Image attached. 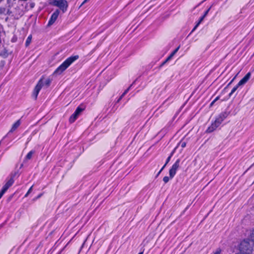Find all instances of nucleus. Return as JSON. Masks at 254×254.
Returning a JSON list of instances; mask_svg holds the SVG:
<instances>
[{
  "label": "nucleus",
  "mask_w": 254,
  "mask_h": 254,
  "mask_svg": "<svg viewBox=\"0 0 254 254\" xmlns=\"http://www.w3.org/2000/svg\"><path fill=\"white\" fill-rule=\"evenodd\" d=\"M79 58L78 55L71 56L66 59L53 72L54 75L61 74L74 62Z\"/></svg>",
  "instance_id": "1"
},
{
  "label": "nucleus",
  "mask_w": 254,
  "mask_h": 254,
  "mask_svg": "<svg viewBox=\"0 0 254 254\" xmlns=\"http://www.w3.org/2000/svg\"><path fill=\"white\" fill-rule=\"evenodd\" d=\"M254 244L251 240H244L240 243L239 254H253Z\"/></svg>",
  "instance_id": "2"
},
{
  "label": "nucleus",
  "mask_w": 254,
  "mask_h": 254,
  "mask_svg": "<svg viewBox=\"0 0 254 254\" xmlns=\"http://www.w3.org/2000/svg\"><path fill=\"white\" fill-rule=\"evenodd\" d=\"M51 79L49 78L46 79L44 82V83H43V78H41L40 80L38 81L37 84L35 86L33 93V96L34 97L35 99H37V96L41 89L42 86L45 85L47 87H48L50 86L51 83Z\"/></svg>",
  "instance_id": "3"
},
{
  "label": "nucleus",
  "mask_w": 254,
  "mask_h": 254,
  "mask_svg": "<svg viewBox=\"0 0 254 254\" xmlns=\"http://www.w3.org/2000/svg\"><path fill=\"white\" fill-rule=\"evenodd\" d=\"M50 4L59 7L63 13L66 11L68 6V2L66 0H51Z\"/></svg>",
  "instance_id": "4"
},
{
  "label": "nucleus",
  "mask_w": 254,
  "mask_h": 254,
  "mask_svg": "<svg viewBox=\"0 0 254 254\" xmlns=\"http://www.w3.org/2000/svg\"><path fill=\"white\" fill-rule=\"evenodd\" d=\"M180 160L179 159H177L170 169L169 175L170 179H172L176 175V172L180 166Z\"/></svg>",
  "instance_id": "5"
},
{
  "label": "nucleus",
  "mask_w": 254,
  "mask_h": 254,
  "mask_svg": "<svg viewBox=\"0 0 254 254\" xmlns=\"http://www.w3.org/2000/svg\"><path fill=\"white\" fill-rule=\"evenodd\" d=\"M60 14V10L59 9H56L55 11L52 14L51 17L48 22V25H52L56 21L57 19L58 18L59 15Z\"/></svg>",
  "instance_id": "6"
},
{
  "label": "nucleus",
  "mask_w": 254,
  "mask_h": 254,
  "mask_svg": "<svg viewBox=\"0 0 254 254\" xmlns=\"http://www.w3.org/2000/svg\"><path fill=\"white\" fill-rule=\"evenodd\" d=\"M221 124L216 120H215L214 122L211 124V126L208 127L206 132L207 133H210L215 130Z\"/></svg>",
  "instance_id": "7"
},
{
  "label": "nucleus",
  "mask_w": 254,
  "mask_h": 254,
  "mask_svg": "<svg viewBox=\"0 0 254 254\" xmlns=\"http://www.w3.org/2000/svg\"><path fill=\"white\" fill-rule=\"evenodd\" d=\"M251 73L250 72L247 73L246 75L238 82V86L245 84L250 78Z\"/></svg>",
  "instance_id": "8"
},
{
  "label": "nucleus",
  "mask_w": 254,
  "mask_h": 254,
  "mask_svg": "<svg viewBox=\"0 0 254 254\" xmlns=\"http://www.w3.org/2000/svg\"><path fill=\"white\" fill-rule=\"evenodd\" d=\"M14 183V180L12 178H11L9 180H8L5 184L3 186L2 189H1L4 191L6 192V191L8 190V189L11 187Z\"/></svg>",
  "instance_id": "9"
},
{
  "label": "nucleus",
  "mask_w": 254,
  "mask_h": 254,
  "mask_svg": "<svg viewBox=\"0 0 254 254\" xmlns=\"http://www.w3.org/2000/svg\"><path fill=\"white\" fill-rule=\"evenodd\" d=\"M228 116V113L226 112L221 113L219 116L216 119L217 121L220 122V124L227 118Z\"/></svg>",
  "instance_id": "10"
},
{
  "label": "nucleus",
  "mask_w": 254,
  "mask_h": 254,
  "mask_svg": "<svg viewBox=\"0 0 254 254\" xmlns=\"http://www.w3.org/2000/svg\"><path fill=\"white\" fill-rule=\"evenodd\" d=\"M20 121L19 120L17 121L12 126L11 128L9 131V133L12 132L14 130H15L20 126Z\"/></svg>",
  "instance_id": "11"
},
{
  "label": "nucleus",
  "mask_w": 254,
  "mask_h": 254,
  "mask_svg": "<svg viewBox=\"0 0 254 254\" xmlns=\"http://www.w3.org/2000/svg\"><path fill=\"white\" fill-rule=\"evenodd\" d=\"M78 117V116L73 113L72 115H71L69 119V123H73L77 119Z\"/></svg>",
  "instance_id": "12"
},
{
  "label": "nucleus",
  "mask_w": 254,
  "mask_h": 254,
  "mask_svg": "<svg viewBox=\"0 0 254 254\" xmlns=\"http://www.w3.org/2000/svg\"><path fill=\"white\" fill-rule=\"evenodd\" d=\"M84 108H81L80 106H79L76 108L75 111L74 112V114L78 116L79 114L84 110Z\"/></svg>",
  "instance_id": "13"
},
{
  "label": "nucleus",
  "mask_w": 254,
  "mask_h": 254,
  "mask_svg": "<svg viewBox=\"0 0 254 254\" xmlns=\"http://www.w3.org/2000/svg\"><path fill=\"white\" fill-rule=\"evenodd\" d=\"M204 16H202V17H201L200 18V19L199 20V21L197 22V23L196 24V25L194 26V27L193 28L192 30L191 31V32H193L196 29V28L198 26V25L200 24V23L202 22V21L203 20V19L204 18Z\"/></svg>",
  "instance_id": "14"
},
{
  "label": "nucleus",
  "mask_w": 254,
  "mask_h": 254,
  "mask_svg": "<svg viewBox=\"0 0 254 254\" xmlns=\"http://www.w3.org/2000/svg\"><path fill=\"white\" fill-rule=\"evenodd\" d=\"M34 151H30L26 155L25 159L26 160H29L32 158L33 154L34 153Z\"/></svg>",
  "instance_id": "15"
},
{
  "label": "nucleus",
  "mask_w": 254,
  "mask_h": 254,
  "mask_svg": "<svg viewBox=\"0 0 254 254\" xmlns=\"http://www.w3.org/2000/svg\"><path fill=\"white\" fill-rule=\"evenodd\" d=\"M31 39H32V36L31 35H29L27 37V38L26 39V42H25L26 46H28L30 44V43L31 42Z\"/></svg>",
  "instance_id": "16"
},
{
  "label": "nucleus",
  "mask_w": 254,
  "mask_h": 254,
  "mask_svg": "<svg viewBox=\"0 0 254 254\" xmlns=\"http://www.w3.org/2000/svg\"><path fill=\"white\" fill-rule=\"evenodd\" d=\"M240 86H238V83L232 89L231 92L229 93V96H231L238 89Z\"/></svg>",
  "instance_id": "17"
},
{
  "label": "nucleus",
  "mask_w": 254,
  "mask_h": 254,
  "mask_svg": "<svg viewBox=\"0 0 254 254\" xmlns=\"http://www.w3.org/2000/svg\"><path fill=\"white\" fill-rule=\"evenodd\" d=\"M131 86V85L128 87L125 91L122 94V95L121 96V98H122L128 92V91L129 90L130 87Z\"/></svg>",
  "instance_id": "18"
},
{
  "label": "nucleus",
  "mask_w": 254,
  "mask_h": 254,
  "mask_svg": "<svg viewBox=\"0 0 254 254\" xmlns=\"http://www.w3.org/2000/svg\"><path fill=\"white\" fill-rule=\"evenodd\" d=\"M0 55L3 57H6L8 56L7 51L4 50L2 53H0Z\"/></svg>",
  "instance_id": "19"
},
{
  "label": "nucleus",
  "mask_w": 254,
  "mask_h": 254,
  "mask_svg": "<svg viewBox=\"0 0 254 254\" xmlns=\"http://www.w3.org/2000/svg\"><path fill=\"white\" fill-rule=\"evenodd\" d=\"M6 11V9L4 7H0V14H3Z\"/></svg>",
  "instance_id": "20"
},
{
  "label": "nucleus",
  "mask_w": 254,
  "mask_h": 254,
  "mask_svg": "<svg viewBox=\"0 0 254 254\" xmlns=\"http://www.w3.org/2000/svg\"><path fill=\"white\" fill-rule=\"evenodd\" d=\"M251 241L253 242L254 244V229L252 231V233L251 235Z\"/></svg>",
  "instance_id": "21"
},
{
  "label": "nucleus",
  "mask_w": 254,
  "mask_h": 254,
  "mask_svg": "<svg viewBox=\"0 0 254 254\" xmlns=\"http://www.w3.org/2000/svg\"><path fill=\"white\" fill-rule=\"evenodd\" d=\"M170 178L167 177L165 176L163 178V181L165 183H167L169 181Z\"/></svg>",
  "instance_id": "22"
},
{
  "label": "nucleus",
  "mask_w": 254,
  "mask_h": 254,
  "mask_svg": "<svg viewBox=\"0 0 254 254\" xmlns=\"http://www.w3.org/2000/svg\"><path fill=\"white\" fill-rule=\"evenodd\" d=\"M173 152L171 153V154L167 158V160H166V163L165 164H166V165L169 163V162L170 161V159H171V158L173 155Z\"/></svg>",
  "instance_id": "23"
},
{
  "label": "nucleus",
  "mask_w": 254,
  "mask_h": 254,
  "mask_svg": "<svg viewBox=\"0 0 254 254\" xmlns=\"http://www.w3.org/2000/svg\"><path fill=\"white\" fill-rule=\"evenodd\" d=\"M32 188H33V186L30 187V188L28 190L27 192L25 195V197H27L28 195V194L31 192V191L32 190Z\"/></svg>",
  "instance_id": "24"
},
{
  "label": "nucleus",
  "mask_w": 254,
  "mask_h": 254,
  "mask_svg": "<svg viewBox=\"0 0 254 254\" xmlns=\"http://www.w3.org/2000/svg\"><path fill=\"white\" fill-rule=\"evenodd\" d=\"M175 55L172 53L170 56L166 59H167V61H169Z\"/></svg>",
  "instance_id": "25"
},
{
  "label": "nucleus",
  "mask_w": 254,
  "mask_h": 254,
  "mask_svg": "<svg viewBox=\"0 0 254 254\" xmlns=\"http://www.w3.org/2000/svg\"><path fill=\"white\" fill-rule=\"evenodd\" d=\"M221 252V250L220 249H217L215 252L213 254H220Z\"/></svg>",
  "instance_id": "26"
},
{
  "label": "nucleus",
  "mask_w": 254,
  "mask_h": 254,
  "mask_svg": "<svg viewBox=\"0 0 254 254\" xmlns=\"http://www.w3.org/2000/svg\"><path fill=\"white\" fill-rule=\"evenodd\" d=\"M180 144L181 145V146L182 148H184L186 146V143L184 141L181 142L180 143Z\"/></svg>",
  "instance_id": "27"
},
{
  "label": "nucleus",
  "mask_w": 254,
  "mask_h": 254,
  "mask_svg": "<svg viewBox=\"0 0 254 254\" xmlns=\"http://www.w3.org/2000/svg\"><path fill=\"white\" fill-rule=\"evenodd\" d=\"M166 166V164H165L163 167L161 169V170H160L159 172L158 173L157 175V177L159 175V174L161 173V172L163 171V170L164 169V168Z\"/></svg>",
  "instance_id": "28"
},
{
  "label": "nucleus",
  "mask_w": 254,
  "mask_h": 254,
  "mask_svg": "<svg viewBox=\"0 0 254 254\" xmlns=\"http://www.w3.org/2000/svg\"><path fill=\"white\" fill-rule=\"evenodd\" d=\"M5 192L3 190H1L0 192V199L1 198V197L2 196V195H3V194L5 193Z\"/></svg>",
  "instance_id": "29"
},
{
  "label": "nucleus",
  "mask_w": 254,
  "mask_h": 254,
  "mask_svg": "<svg viewBox=\"0 0 254 254\" xmlns=\"http://www.w3.org/2000/svg\"><path fill=\"white\" fill-rule=\"evenodd\" d=\"M180 48V46H179L178 48H177L172 53L175 55L176 54V53L178 52V51L179 50Z\"/></svg>",
  "instance_id": "30"
},
{
  "label": "nucleus",
  "mask_w": 254,
  "mask_h": 254,
  "mask_svg": "<svg viewBox=\"0 0 254 254\" xmlns=\"http://www.w3.org/2000/svg\"><path fill=\"white\" fill-rule=\"evenodd\" d=\"M180 48V46H179L178 48H177L172 53L175 55L176 54V53L178 52V51L179 50Z\"/></svg>",
  "instance_id": "31"
},
{
  "label": "nucleus",
  "mask_w": 254,
  "mask_h": 254,
  "mask_svg": "<svg viewBox=\"0 0 254 254\" xmlns=\"http://www.w3.org/2000/svg\"><path fill=\"white\" fill-rule=\"evenodd\" d=\"M210 9V8H208V9H207V10L205 12V13H204V15H203V16L205 17V16L207 15V14H208V12H209V11Z\"/></svg>",
  "instance_id": "32"
},
{
  "label": "nucleus",
  "mask_w": 254,
  "mask_h": 254,
  "mask_svg": "<svg viewBox=\"0 0 254 254\" xmlns=\"http://www.w3.org/2000/svg\"><path fill=\"white\" fill-rule=\"evenodd\" d=\"M168 61H167V59L164 61L163 62L162 64H161L160 66H162L163 65H164L167 62H168Z\"/></svg>",
  "instance_id": "33"
},
{
  "label": "nucleus",
  "mask_w": 254,
  "mask_h": 254,
  "mask_svg": "<svg viewBox=\"0 0 254 254\" xmlns=\"http://www.w3.org/2000/svg\"><path fill=\"white\" fill-rule=\"evenodd\" d=\"M23 15V13H19V16H17V17H16L15 18L16 19H18L20 17H21Z\"/></svg>",
  "instance_id": "34"
},
{
  "label": "nucleus",
  "mask_w": 254,
  "mask_h": 254,
  "mask_svg": "<svg viewBox=\"0 0 254 254\" xmlns=\"http://www.w3.org/2000/svg\"><path fill=\"white\" fill-rule=\"evenodd\" d=\"M11 13V12L9 10H7V14L9 15V14H10Z\"/></svg>",
  "instance_id": "35"
},
{
  "label": "nucleus",
  "mask_w": 254,
  "mask_h": 254,
  "mask_svg": "<svg viewBox=\"0 0 254 254\" xmlns=\"http://www.w3.org/2000/svg\"><path fill=\"white\" fill-rule=\"evenodd\" d=\"M214 103H215V101H214V100H213V101L211 103V104H210V106H212L214 104Z\"/></svg>",
  "instance_id": "36"
},
{
  "label": "nucleus",
  "mask_w": 254,
  "mask_h": 254,
  "mask_svg": "<svg viewBox=\"0 0 254 254\" xmlns=\"http://www.w3.org/2000/svg\"><path fill=\"white\" fill-rule=\"evenodd\" d=\"M218 99H219V97H216V98L214 100V101H215V102L217 100H218Z\"/></svg>",
  "instance_id": "37"
},
{
  "label": "nucleus",
  "mask_w": 254,
  "mask_h": 254,
  "mask_svg": "<svg viewBox=\"0 0 254 254\" xmlns=\"http://www.w3.org/2000/svg\"><path fill=\"white\" fill-rule=\"evenodd\" d=\"M42 195V194H39L38 196H37V198H40Z\"/></svg>",
  "instance_id": "38"
},
{
  "label": "nucleus",
  "mask_w": 254,
  "mask_h": 254,
  "mask_svg": "<svg viewBox=\"0 0 254 254\" xmlns=\"http://www.w3.org/2000/svg\"><path fill=\"white\" fill-rule=\"evenodd\" d=\"M121 99H122V98H121V97H120L118 101L119 102Z\"/></svg>",
  "instance_id": "39"
},
{
  "label": "nucleus",
  "mask_w": 254,
  "mask_h": 254,
  "mask_svg": "<svg viewBox=\"0 0 254 254\" xmlns=\"http://www.w3.org/2000/svg\"><path fill=\"white\" fill-rule=\"evenodd\" d=\"M138 254H143V252H140Z\"/></svg>",
  "instance_id": "40"
}]
</instances>
